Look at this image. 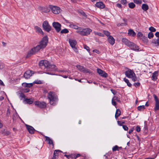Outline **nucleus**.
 <instances>
[{"mask_svg":"<svg viewBox=\"0 0 159 159\" xmlns=\"http://www.w3.org/2000/svg\"><path fill=\"white\" fill-rule=\"evenodd\" d=\"M34 74L33 71L28 70L25 72L24 75V77L26 79H28L33 74Z\"/></svg>","mask_w":159,"mask_h":159,"instance_id":"9b49d317","label":"nucleus"},{"mask_svg":"<svg viewBox=\"0 0 159 159\" xmlns=\"http://www.w3.org/2000/svg\"><path fill=\"white\" fill-rule=\"evenodd\" d=\"M120 2L121 4H124V5H125L127 4V1L126 0H120Z\"/></svg>","mask_w":159,"mask_h":159,"instance_id":"de8ad7c7","label":"nucleus"},{"mask_svg":"<svg viewBox=\"0 0 159 159\" xmlns=\"http://www.w3.org/2000/svg\"><path fill=\"white\" fill-rule=\"evenodd\" d=\"M125 74L126 76L129 78H132L133 75H135L134 71L130 69H129L127 71H126Z\"/></svg>","mask_w":159,"mask_h":159,"instance_id":"f8f14e48","label":"nucleus"},{"mask_svg":"<svg viewBox=\"0 0 159 159\" xmlns=\"http://www.w3.org/2000/svg\"><path fill=\"white\" fill-rule=\"evenodd\" d=\"M140 128L139 126H137L136 127V131L138 132H139L140 131Z\"/></svg>","mask_w":159,"mask_h":159,"instance_id":"5fc2aeb1","label":"nucleus"},{"mask_svg":"<svg viewBox=\"0 0 159 159\" xmlns=\"http://www.w3.org/2000/svg\"><path fill=\"white\" fill-rule=\"evenodd\" d=\"M34 84H41L42 83V82L40 80L39 81H35L34 82Z\"/></svg>","mask_w":159,"mask_h":159,"instance_id":"603ef678","label":"nucleus"},{"mask_svg":"<svg viewBox=\"0 0 159 159\" xmlns=\"http://www.w3.org/2000/svg\"><path fill=\"white\" fill-rule=\"evenodd\" d=\"M74 156H75V157L74 158H75V159H76V158H77L80 156V155L79 154H77L76 155H75V154H74Z\"/></svg>","mask_w":159,"mask_h":159,"instance_id":"680f3d73","label":"nucleus"},{"mask_svg":"<svg viewBox=\"0 0 159 159\" xmlns=\"http://www.w3.org/2000/svg\"><path fill=\"white\" fill-rule=\"evenodd\" d=\"M69 42L70 46L72 48H74L77 43V42L75 40H72L71 39H69Z\"/></svg>","mask_w":159,"mask_h":159,"instance_id":"a211bd4d","label":"nucleus"},{"mask_svg":"<svg viewBox=\"0 0 159 159\" xmlns=\"http://www.w3.org/2000/svg\"><path fill=\"white\" fill-rule=\"evenodd\" d=\"M83 72L86 73H90V72L89 70L88 69H86L84 68V70H83Z\"/></svg>","mask_w":159,"mask_h":159,"instance_id":"09e8293b","label":"nucleus"},{"mask_svg":"<svg viewBox=\"0 0 159 159\" xmlns=\"http://www.w3.org/2000/svg\"><path fill=\"white\" fill-rule=\"evenodd\" d=\"M64 156H66L68 159H69L70 158L71 159L74 158L75 157L74 155V154L69 155H68L66 154Z\"/></svg>","mask_w":159,"mask_h":159,"instance_id":"473e14b6","label":"nucleus"},{"mask_svg":"<svg viewBox=\"0 0 159 159\" xmlns=\"http://www.w3.org/2000/svg\"><path fill=\"white\" fill-rule=\"evenodd\" d=\"M26 126L27 129L30 133L32 134L34 133V132L35 130L33 127L27 125H26Z\"/></svg>","mask_w":159,"mask_h":159,"instance_id":"2eb2a0df","label":"nucleus"},{"mask_svg":"<svg viewBox=\"0 0 159 159\" xmlns=\"http://www.w3.org/2000/svg\"><path fill=\"white\" fill-rule=\"evenodd\" d=\"M30 91V90L28 88L25 89L24 90V92L27 93L28 92Z\"/></svg>","mask_w":159,"mask_h":159,"instance_id":"e2e57ef3","label":"nucleus"},{"mask_svg":"<svg viewBox=\"0 0 159 159\" xmlns=\"http://www.w3.org/2000/svg\"><path fill=\"white\" fill-rule=\"evenodd\" d=\"M132 80L134 81H137V78L135 75H133V77H132Z\"/></svg>","mask_w":159,"mask_h":159,"instance_id":"3c124183","label":"nucleus"},{"mask_svg":"<svg viewBox=\"0 0 159 159\" xmlns=\"http://www.w3.org/2000/svg\"><path fill=\"white\" fill-rule=\"evenodd\" d=\"M103 33L104 34H105L107 36H110V33L108 31L104 30L103 31Z\"/></svg>","mask_w":159,"mask_h":159,"instance_id":"49530a36","label":"nucleus"},{"mask_svg":"<svg viewBox=\"0 0 159 159\" xmlns=\"http://www.w3.org/2000/svg\"><path fill=\"white\" fill-rule=\"evenodd\" d=\"M123 128L125 130H127L128 129V127L125 125H122Z\"/></svg>","mask_w":159,"mask_h":159,"instance_id":"13d9d810","label":"nucleus"},{"mask_svg":"<svg viewBox=\"0 0 159 159\" xmlns=\"http://www.w3.org/2000/svg\"><path fill=\"white\" fill-rule=\"evenodd\" d=\"M124 81L127 83V85L129 87H131L132 86L131 84L129 82V80L126 78H124Z\"/></svg>","mask_w":159,"mask_h":159,"instance_id":"72a5a7b5","label":"nucleus"},{"mask_svg":"<svg viewBox=\"0 0 159 159\" xmlns=\"http://www.w3.org/2000/svg\"><path fill=\"white\" fill-rule=\"evenodd\" d=\"M93 52H95L98 54H99V53H100V52L99 51V50H97V49L93 50Z\"/></svg>","mask_w":159,"mask_h":159,"instance_id":"052dcab7","label":"nucleus"},{"mask_svg":"<svg viewBox=\"0 0 159 159\" xmlns=\"http://www.w3.org/2000/svg\"><path fill=\"white\" fill-rule=\"evenodd\" d=\"M61 152V151L60 150H55L54 151V153H53V157H55L56 156H58V153H57V152Z\"/></svg>","mask_w":159,"mask_h":159,"instance_id":"e433bc0d","label":"nucleus"},{"mask_svg":"<svg viewBox=\"0 0 159 159\" xmlns=\"http://www.w3.org/2000/svg\"><path fill=\"white\" fill-rule=\"evenodd\" d=\"M128 6L130 8L133 9L135 7V5L133 2H131L129 3Z\"/></svg>","mask_w":159,"mask_h":159,"instance_id":"c756f323","label":"nucleus"},{"mask_svg":"<svg viewBox=\"0 0 159 159\" xmlns=\"http://www.w3.org/2000/svg\"><path fill=\"white\" fill-rule=\"evenodd\" d=\"M137 36L138 38H139L140 39V38H142L143 36V34L142 33L139 32H138L137 34Z\"/></svg>","mask_w":159,"mask_h":159,"instance_id":"a19ab883","label":"nucleus"},{"mask_svg":"<svg viewBox=\"0 0 159 159\" xmlns=\"http://www.w3.org/2000/svg\"><path fill=\"white\" fill-rule=\"evenodd\" d=\"M140 83L139 82L135 83L134 85L135 87H137V86H139L140 85Z\"/></svg>","mask_w":159,"mask_h":159,"instance_id":"4d7b16f0","label":"nucleus"},{"mask_svg":"<svg viewBox=\"0 0 159 159\" xmlns=\"http://www.w3.org/2000/svg\"><path fill=\"white\" fill-rule=\"evenodd\" d=\"M151 43L154 44L155 46H159V38L153 39L151 41Z\"/></svg>","mask_w":159,"mask_h":159,"instance_id":"6ab92c4d","label":"nucleus"},{"mask_svg":"<svg viewBox=\"0 0 159 159\" xmlns=\"http://www.w3.org/2000/svg\"><path fill=\"white\" fill-rule=\"evenodd\" d=\"M91 31V30L89 28L82 29V30L77 31V32L81 35H87L90 34Z\"/></svg>","mask_w":159,"mask_h":159,"instance_id":"39448f33","label":"nucleus"},{"mask_svg":"<svg viewBox=\"0 0 159 159\" xmlns=\"http://www.w3.org/2000/svg\"><path fill=\"white\" fill-rule=\"evenodd\" d=\"M20 97H21L22 98H25V96L23 93H21L20 94Z\"/></svg>","mask_w":159,"mask_h":159,"instance_id":"6e6d98bb","label":"nucleus"},{"mask_svg":"<svg viewBox=\"0 0 159 159\" xmlns=\"http://www.w3.org/2000/svg\"><path fill=\"white\" fill-rule=\"evenodd\" d=\"M148 129V126L147 124H145V126L144 127V129L145 131H146Z\"/></svg>","mask_w":159,"mask_h":159,"instance_id":"0e129e2a","label":"nucleus"},{"mask_svg":"<svg viewBox=\"0 0 159 159\" xmlns=\"http://www.w3.org/2000/svg\"><path fill=\"white\" fill-rule=\"evenodd\" d=\"M154 35L152 32H150L148 34V37L149 39H150L153 37Z\"/></svg>","mask_w":159,"mask_h":159,"instance_id":"58836bf2","label":"nucleus"},{"mask_svg":"<svg viewBox=\"0 0 159 159\" xmlns=\"http://www.w3.org/2000/svg\"><path fill=\"white\" fill-rule=\"evenodd\" d=\"M48 42V38L47 36H45L42 39L39 43V45L31 48L28 52L26 57V58L30 57L32 55L35 54L39 52L40 50L43 49L47 46Z\"/></svg>","mask_w":159,"mask_h":159,"instance_id":"f257e3e1","label":"nucleus"},{"mask_svg":"<svg viewBox=\"0 0 159 159\" xmlns=\"http://www.w3.org/2000/svg\"><path fill=\"white\" fill-rule=\"evenodd\" d=\"M155 35L158 38H159V32H156L155 34Z\"/></svg>","mask_w":159,"mask_h":159,"instance_id":"774afa93","label":"nucleus"},{"mask_svg":"<svg viewBox=\"0 0 159 159\" xmlns=\"http://www.w3.org/2000/svg\"><path fill=\"white\" fill-rule=\"evenodd\" d=\"M44 137L45 138V141L47 142L48 144L49 145H51L52 146V148H53L54 144L52 140L48 137L47 136H44Z\"/></svg>","mask_w":159,"mask_h":159,"instance_id":"4468645a","label":"nucleus"},{"mask_svg":"<svg viewBox=\"0 0 159 159\" xmlns=\"http://www.w3.org/2000/svg\"><path fill=\"white\" fill-rule=\"evenodd\" d=\"M153 96L154 98V100L156 102L155 107L154 108V110L155 111H156L159 110V100L155 94H153Z\"/></svg>","mask_w":159,"mask_h":159,"instance_id":"9d476101","label":"nucleus"},{"mask_svg":"<svg viewBox=\"0 0 159 159\" xmlns=\"http://www.w3.org/2000/svg\"><path fill=\"white\" fill-rule=\"evenodd\" d=\"M145 109V106L144 105L140 106L137 107V109L139 111H142Z\"/></svg>","mask_w":159,"mask_h":159,"instance_id":"7c9ffc66","label":"nucleus"},{"mask_svg":"<svg viewBox=\"0 0 159 159\" xmlns=\"http://www.w3.org/2000/svg\"><path fill=\"white\" fill-rule=\"evenodd\" d=\"M50 8L48 7H41L42 12L44 13H48L50 11Z\"/></svg>","mask_w":159,"mask_h":159,"instance_id":"4be33fe9","label":"nucleus"},{"mask_svg":"<svg viewBox=\"0 0 159 159\" xmlns=\"http://www.w3.org/2000/svg\"><path fill=\"white\" fill-rule=\"evenodd\" d=\"M122 41L125 45L128 46L131 49L134 50L139 51V46L133 42H130L127 39L123 38Z\"/></svg>","mask_w":159,"mask_h":159,"instance_id":"7ed1b4c3","label":"nucleus"},{"mask_svg":"<svg viewBox=\"0 0 159 159\" xmlns=\"http://www.w3.org/2000/svg\"><path fill=\"white\" fill-rule=\"evenodd\" d=\"M42 26L43 29L47 32H49L52 28L49 25L48 22L46 20L43 22Z\"/></svg>","mask_w":159,"mask_h":159,"instance_id":"423d86ee","label":"nucleus"},{"mask_svg":"<svg viewBox=\"0 0 159 159\" xmlns=\"http://www.w3.org/2000/svg\"><path fill=\"white\" fill-rule=\"evenodd\" d=\"M140 39L142 40L144 43H147L148 42V39L147 37L144 36H143L142 38H140Z\"/></svg>","mask_w":159,"mask_h":159,"instance_id":"c85d7f7f","label":"nucleus"},{"mask_svg":"<svg viewBox=\"0 0 159 159\" xmlns=\"http://www.w3.org/2000/svg\"><path fill=\"white\" fill-rule=\"evenodd\" d=\"M49 8L51 10L52 12L54 14H57L60 12V8L58 7L50 5Z\"/></svg>","mask_w":159,"mask_h":159,"instance_id":"1a4fd4ad","label":"nucleus"},{"mask_svg":"<svg viewBox=\"0 0 159 159\" xmlns=\"http://www.w3.org/2000/svg\"><path fill=\"white\" fill-rule=\"evenodd\" d=\"M84 49H85L87 50L89 52L90 51L89 48V47H88L86 45L84 44Z\"/></svg>","mask_w":159,"mask_h":159,"instance_id":"864d4df0","label":"nucleus"},{"mask_svg":"<svg viewBox=\"0 0 159 159\" xmlns=\"http://www.w3.org/2000/svg\"><path fill=\"white\" fill-rule=\"evenodd\" d=\"M115 100H113V99H112V103L113 105L114 106H116V102L115 101H114Z\"/></svg>","mask_w":159,"mask_h":159,"instance_id":"bf43d9fd","label":"nucleus"},{"mask_svg":"<svg viewBox=\"0 0 159 159\" xmlns=\"http://www.w3.org/2000/svg\"><path fill=\"white\" fill-rule=\"evenodd\" d=\"M22 85L25 87L30 88L33 86V84L25 83L22 84Z\"/></svg>","mask_w":159,"mask_h":159,"instance_id":"393cba45","label":"nucleus"},{"mask_svg":"<svg viewBox=\"0 0 159 159\" xmlns=\"http://www.w3.org/2000/svg\"><path fill=\"white\" fill-rule=\"evenodd\" d=\"M1 133L5 135H8L10 134V132L5 129L1 130Z\"/></svg>","mask_w":159,"mask_h":159,"instance_id":"b1692460","label":"nucleus"},{"mask_svg":"<svg viewBox=\"0 0 159 159\" xmlns=\"http://www.w3.org/2000/svg\"><path fill=\"white\" fill-rule=\"evenodd\" d=\"M39 65L40 66H43L44 68L47 69L46 71L47 72L46 73L47 74L51 75H55V74L53 72H50V71H52L56 70L57 68L55 65L51 64L50 63L46 60L40 61L39 62Z\"/></svg>","mask_w":159,"mask_h":159,"instance_id":"f03ea898","label":"nucleus"},{"mask_svg":"<svg viewBox=\"0 0 159 159\" xmlns=\"http://www.w3.org/2000/svg\"><path fill=\"white\" fill-rule=\"evenodd\" d=\"M79 13L83 16L84 17V19H85L87 18V15L85 13V12L83 11H81L79 12Z\"/></svg>","mask_w":159,"mask_h":159,"instance_id":"4c0bfd02","label":"nucleus"},{"mask_svg":"<svg viewBox=\"0 0 159 159\" xmlns=\"http://www.w3.org/2000/svg\"><path fill=\"white\" fill-rule=\"evenodd\" d=\"M149 30L151 31V32H155L156 31V29H155L154 27L151 26L149 28Z\"/></svg>","mask_w":159,"mask_h":159,"instance_id":"ea45409f","label":"nucleus"},{"mask_svg":"<svg viewBox=\"0 0 159 159\" xmlns=\"http://www.w3.org/2000/svg\"><path fill=\"white\" fill-rule=\"evenodd\" d=\"M113 99L114 100H116L119 103H121V101L120 100V99L117 97L114 96L113 98Z\"/></svg>","mask_w":159,"mask_h":159,"instance_id":"79ce46f5","label":"nucleus"},{"mask_svg":"<svg viewBox=\"0 0 159 159\" xmlns=\"http://www.w3.org/2000/svg\"><path fill=\"white\" fill-rule=\"evenodd\" d=\"M133 1L135 3L138 4H140L142 3V1L139 0H133Z\"/></svg>","mask_w":159,"mask_h":159,"instance_id":"c03bdc74","label":"nucleus"},{"mask_svg":"<svg viewBox=\"0 0 159 159\" xmlns=\"http://www.w3.org/2000/svg\"><path fill=\"white\" fill-rule=\"evenodd\" d=\"M34 104L36 106L41 108H44L47 106L46 103L44 102L36 101L34 102Z\"/></svg>","mask_w":159,"mask_h":159,"instance_id":"6e6552de","label":"nucleus"},{"mask_svg":"<svg viewBox=\"0 0 159 159\" xmlns=\"http://www.w3.org/2000/svg\"><path fill=\"white\" fill-rule=\"evenodd\" d=\"M69 32V30L67 29H64L62 30H61L60 33L61 34H67Z\"/></svg>","mask_w":159,"mask_h":159,"instance_id":"2f4dec72","label":"nucleus"},{"mask_svg":"<svg viewBox=\"0 0 159 159\" xmlns=\"http://www.w3.org/2000/svg\"><path fill=\"white\" fill-rule=\"evenodd\" d=\"M97 71V73L102 77L106 78L108 76V74L106 73L100 69L98 68Z\"/></svg>","mask_w":159,"mask_h":159,"instance_id":"ddd939ff","label":"nucleus"},{"mask_svg":"<svg viewBox=\"0 0 159 159\" xmlns=\"http://www.w3.org/2000/svg\"><path fill=\"white\" fill-rule=\"evenodd\" d=\"M95 5L96 7L100 8H103L105 7V5L102 2H97Z\"/></svg>","mask_w":159,"mask_h":159,"instance_id":"f3484780","label":"nucleus"},{"mask_svg":"<svg viewBox=\"0 0 159 159\" xmlns=\"http://www.w3.org/2000/svg\"><path fill=\"white\" fill-rule=\"evenodd\" d=\"M70 26L75 29H77L79 30H82V28L80 27H78L77 25H75L73 24H71L70 25Z\"/></svg>","mask_w":159,"mask_h":159,"instance_id":"bb28decb","label":"nucleus"},{"mask_svg":"<svg viewBox=\"0 0 159 159\" xmlns=\"http://www.w3.org/2000/svg\"><path fill=\"white\" fill-rule=\"evenodd\" d=\"M36 30V32L39 33L42 35H43V32L42 31V29L38 26H35L34 27Z\"/></svg>","mask_w":159,"mask_h":159,"instance_id":"412c9836","label":"nucleus"},{"mask_svg":"<svg viewBox=\"0 0 159 159\" xmlns=\"http://www.w3.org/2000/svg\"><path fill=\"white\" fill-rule=\"evenodd\" d=\"M119 148H122L121 147H118L117 145H116L112 148L113 151H116L117 150H119Z\"/></svg>","mask_w":159,"mask_h":159,"instance_id":"f704fd0d","label":"nucleus"},{"mask_svg":"<svg viewBox=\"0 0 159 159\" xmlns=\"http://www.w3.org/2000/svg\"><path fill=\"white\" fill-rule=\"evenodd\" d=\"M128 34L131 36L134 37L136 35V33L133 30L129 29L128 31Z\"/></svg>","mask_w":159,"mask_h":159,"instance_id":"5701e85b","label":"nucleus"},{"mask_svg":"<svg viewBox=\"0 0 159 159\" xmlns=\"http://www.w3.org/2000/svg\"><path fill=\"white\" fill-rule=\"evenodd\" d=\"M24 101L26 102V103L29 104H32L33 102V101L32 98L28 99L27 98H25L24 100Z\"/></svg>","mask_w":159,"mask_h":159,"instance_id":"a878e982","label":"nucleus"},{"mask_svg":"<svg viewBox=\"0 0 159 159\" xmlns=\"http://www.w3.org/2000/svg\"><path fill=\"white\" fill-rule=\"evenodd\" d=\"M142 8L143 10L146 11L148 9L149 7L148 5L145 4H143L142 5Z\"/></svg>","mask_w":159,"mask_h":159,"instance_id":"cd10ccee","label":"nucleus"},{"mask_svg":"<svg viewBox=\"0 0 159 159\" xmlns=\"http://www.w3.org/2000/svg\"><path fill=\"white\" fill-rule=\"evenodd\" d=\"M123 20L124 21V25H127V20L126 19L123 18Z\"/></svg>","mask_w":159,"mask_h":159,"instance_id":"8fccbe9b","label":"nucleus"},{"mask_svg":"<svg viewBox=\"0 0 159 159\" xmlns=\"http://www.w3.org/2000/svg\"><path fill=\"white\" fill-rule=\"evenodd\" d=\"M74 49V51L77 53H78V49H77V48H76L75 47H74V48H73Z\"/></svg>","mask_w":159,"mask_h":159,"instance_id":"69168bd1","label":"nucleus"},{"mask_svg":"<svg viewBox=\"0 0 159 159\" xmlns=\"http://www.w3.org/2000/svg\"><path fill=\"white\" fill-rule=\"evenodd\" d=\"M48 97L50 100V104L52 105H54L55 102L58 100L57 96L52 91L48 93Z\"/></svg>","mask_w":159,"mask_h":159,"instance_id":"20e7f679","label":"nucleus"},{"mask_svg":"<svg viewBox=\"0 0 159 159\" xmlns=\"http://www.w3.org/2000/svg\"><path fill=\"white\" fill-rule=\"evenodd\" d=\"M116 114L118 115V116H120L121 114V111L119 109H117L116 111Z\"/></svg>","mask_w":159,"mask_h":159,"instance_id":"a18cd8bd","label":"nucleus"},{"mask_svg":"<svg viewBox=\"0 0 159 159\" xmlns=\"http://www.w3.org/2000/svg\"><path fill=\"white\" fill-rule=\"evenodd\" d=\"M52 25L56 32L57 33L59 32L61 29V25L58 22H54L52 23Z\"/></svg>","mask_w":159,"mask_h":159,"instance_id":"0eeeda50","label":"nucleus"},{"mask_svg":"<svg viewBox=\"0 0 159 159\" xmlns=\"http://www.w3.org/2000/svg\"><path fill=\"white\" fill-rule=\"evenodd\" d=\"M10 115V111L9 109H8L7 111L6 116L7 117V119H8L9 116Z\"/></svg>","mask_w":159,"mask_h":159,"instance_id":"37998d69","label":"nucleus"},{"mask_svg":"<svg viewBox=\"0 0 159 159\" xmlns=\"http://www.w3.org/2000/svg\"><path fill=\"white\" fill-rule=\"evenodd\" d=\"M111 92H112V93H113L114 95H115V94L116 93V91L115 90H113V89H111Z\"/></svg>","mask_w":159,"mask_h":159,"instance_id":"338daca9","label":"nucleus"},{"mask_svg":"<svg viewBox=\"0 0 159 159\" xmlns=\"http://www.w3.org/2000/svg\"><path fill=\"white\" fill-rule=\"evenodd\" d=\"M158 71H155L152 74L151 78L153 80H156L157 79V76L158 75Z\"/></svg>","mask_w":159,"mask_h":159,"instance_id":"aec40b11","label":"nucleus"},{"mask_svg":"<svg viewBox=\"0 0 159 159\" xmlns=\"http://www.w3.org/2000/svg\"><path fill=\"white\" fill-rule=\"evenodd\" d=\"M107 40L108 42L111 45H113L115 43V40L111 36H109Z\"/></svg>","mask_w":159,"mask_h":159,"instance_id":"dca6fc26","label":"nucleus"},{"mask_svg":"<svg viewBox=\"0 0 159 159\" xmlns=\"http://www.w3.org/2000/svg\"><path fill=\"white\" fill-rule=\"evenodd\" d=\"M77 68L80 71H83L84 68L83 66H81L80 65H77L76 66Z\"/></svg>","mask_w":159,"mask_h":159,"instance_id":"c9c22d12","label":"nucleus"}]
</instances>
